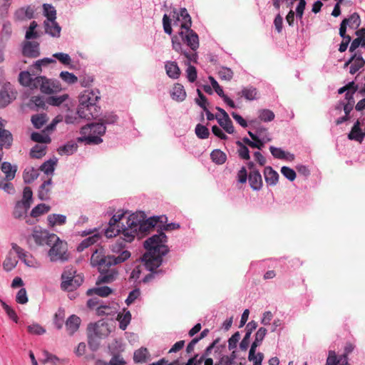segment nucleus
I'll list each match as a JSON object with an SVG mask.
<instances>
[{"label": "nucleus", "instance_id": "nucleus-1", "mask_svg": "<svg viewBox=\"0 0 365 365\" xmlns=\"http://www.w3.org/2000/svg\"><path fill=\"white\" fill-rule=\"evenodd\" d=\"M176 19L182 21L181 31L179 36L172 37V47L176 52L183 55L189 62L196 63L197 59V49L199 48V38L195 31L192 30V20L185 8H181L180 12L173 11Z\"/></svg>", "mask_w": 365, "mask_h": 365}, {"label": "nucleus", "instance_id": "nucleus-2", "mask_svg": "<svg viewBox=\"0 0 365 365\" xmlns=\"http://www.w3.org/2000/svg\"><path fill=\"white\" fill-rule=\"evenodd\" d=\"M167 241V236L161 230L144 242L146 252L143 255L141 260L143 266L150 272L143 277V283L150 282L155 278V274L161 272V270L157 269L162 264L163 257L169 252V248L166 245Z\"/></svg>", "mask_w": 365, "mask_h": 365}, {"label": "nucleus", "instance_id": "nucleus-3", "mask_svg": "<svg viewBox=\"0 0 365 365\" xmlns=\"http://www.w3.org/2000/svg\"><path fill=\"white\" fill-rule=\"evenodd\" d=\"M144 218L143 212L133 213L129 216L126 221V226L122 228V235L125 242H132L135 236L138 235V232L145 233L155 227L158 222L163 223L167 221V217L165 216L152 217L147 220Z\"/></svg>", "mask_w": 365, "mask_h": 365}, {"label": "nucleus", "instance_id": "nucleus-4", "mask_svg": "<svg viewBox=\"0 0 365 365\" xmlns=\"http://www.w3.org/2000/svg\"><path fill=\"white\" fill-rule=\"evenodd\" d=\"M98 99H100V92L98 89L84 91L79 96L77 110L79 117L87 120L97 118L100 110V108L96 106Z\"/></svg>", "mask_w": 365, "mask_h": 365}, {"label": "nucleus", "instance_id": "nucleus-5", "mask_svg": "<svg viewBox=\"0 0 365 365\" xmlns=\"http://www.w3.org/2000/svg\"><path fill=\"white\" fill-rule=\"evenodd\" d=\"M130 257L128 250H123L118 255H106L105 250L100 247L93 252L91 257V264L92 267H97L98 271H104L106 266H114L121 264Z\"/></svg>", "mask_w": 365, "mask_h": 365}, {"label": "nucleus", "instance_id": "nucleus-6", "mask_svg": "<svg viewBox=\"0 0 365 365\" xmlns=\"http://www.w3.org/2000/svg\"><path fill=\"white\" fill-rule=\"evenodd\" d=\"M106 127L103 123H91L81 128V133L83 136L78 141H86L87 144L98 145L103 142L101 136L104 135Z\"/></svg>", "mask_w": 365, "mask_h": 365}, {"label": "nucleus", "instance_id": "nucleus-7", "mask_svg": "<svg viewBox=\"0 0 365 365\" xmlns=\"http://www.w3.org/2000/svg\"><path fill=\"white\" fill-rule=\"evenodd\" d=\"M56 240H53L49 247L48 255L51 262H67L70 258V253L68 251V245L66 242L60 240V238L56 235Z\"/></svg>", "mask_w": 365, "mask_h": 365}, {"label": "nucleus", "instance_id": "nucleus-8", "mask_svg": "<svg viewBox=\"0 0 365 365\" xmlns=\"http://www.w3.org/2000/svg\"><path fill=\"white\" fill-rule=\"evenodd\" d=\"M83 282V277L77 274L73 267H66L61 274V287L62 289L71 292L80 287Z\"/></svg>", "mask_w": 365, "mask_h": 365}, {"label": "nucleus", "instance_id": "nucleus-9", "mask_svg": "<svg viewBox=\"0 0 365 365\" xmlns=\"http://www.w3.org/2000/svg\"><path fill=\"white\" fill-rule=\"evenodd\" d=\"M356 92V89H354L352 91H348L345 93V98L344 100L339 101L336 105H335V110H338L339 112L341 111V110L344 112V115L338 118L335 120L336 125H339L342 124L343 123L347 121L350 118V113L353 110L355 101L354 98V95Z\"/></svg>", "mask_w": 365, "mask_h": 365}, {"label": "nucleus", "instance_id": "nucleus-10", "mask_svg": "<svg viewBox=\"0 0 365 365\" xmlns=\"http://www.w3.org/2000/svg\"><path fill=\"white\" fill-rule=\"evenodd\" d=\"M33 86L39 88L45 94H53L61 91V85L56 80L48 79L45 76H37L34 78Z\"/></svg>", "mask_w": 365, "mask_h": 365}, {"label": "nucleus", "instance_id": "nucleus-11", "mask_svg": "<svg viewBox=\"0 0 365 365\" xmlns=\"http://www.w3.org/2000/svg\"><path fill=\"white\" fill-rule=\"evenodd\" d=\"M212 351H214L216 358L220 359V361H225V364H228V356L225 354L226 352V346L224 344H220V339H216L206 349L205 356H209Z\"/></svg>", "mask_w": 365, "mask_h": 365}, {"label": "nucleus", "instance_id": "nucleus-12", "mask_svg": "<svg viewBox=\"0 0 365 365\" xmlns=\"http://www.w3.org/2000/svg\"><path fill=\"white\" fill-rule=\"evenodd\" d=\"M55 234H49L46 231H43L35 228L33 230L31 237L34 239L35 243L38 246L47 245L49 246L53 242V240H56Z\"/></svg>", "mask_w": 365, "mask_h": 365}, {"label": "nucleus", "instance_id": "nucleus-13", "mask_svg": "<svg viewBox=\"0 0 365 365\" xmlns=\"http://www.w3.org/2000/svg\"><path fill=\"white\" fill-rule=\"evenodd\" d=\"M88 331L93 333L94 336L98 339L106 337L109 333L110 329L108 324L103 321H98L95 324H90L88 327Z\"/></svg>", "mask_w": 365, "mask_h": 365}, {"label": "nucleus", "instance_id": "nucleus-14", "mask_svg": "<svg viewBox=\"0 0 365 365\" xmlns=\"http://www.w3.org/2000/svg\"><path fill=\"white\" fill-rule=\"evenodd\" d=\"M112 266H106L104 271H98L100 275L98 276L96 284H108L113 282L118 277V272L116 268L111 267Z\"/></svg>", "mask_w": 365, "mask_h": 365}, {"label": "nucleus", "instance_id": "nucleus-15", "mask_svg": "<svg viewBox=\"0 0 365 365\" xmlns=\"http://www.w3.org/2000/svg\"><path fill=\"white\" fill-rule=\"evenodd\" d=\"M22 53L26 57L37 58L40 55L39 43L36 41H25Z\"/></svg>", "mask_w": 365, "mask_h": 365}, {"label": "nucleus", "instance_id": "nucleus-16", "mask_svg": "<svg viewBox=\"0 0 365 365\" xmlns=\"http://www.w3.org/2000/svg\"><path fill=\"white\" fill-rule=\"evenodd\" d=\"M248 181L250 187L255 191H259L263 185L262 178L258 170H250L248 174Z\"/></svg>", "mask_w": 365, "mask_h": 365}, {"label": "nucleus", "instance_id": "nucleus-17", "mask_svg": "<svg viewBox=\"0 0 365 365\" xmlns=\"http://www.w3.org/2000/svg\"><path fill=\"white\" fill-rule=\"evenodd\" d=\"M325 365H349L346 354L337 356L334 351H329Z\"/></svg>", "mask_w": 365, "mask_h": 365}, {"label": "nucleus", "instance_id": "nucleus-18", "mask_svg": "<svg viewBox=\"0 0 365 365\" xmlns=\"http://www.w3.org/2000/svg\"><path fill=\"white\" fill-rule=\"evenodd\" d=\"M269 151L274 158L279 160H286L292 162L294 160L295 156L293 153L286 152L281 148H277L273 145L269 146Z\"/></svg>", "mask_w": 365, "mask_h": 365}, {"label": "nucleus", "instance_id": "nucleus-19", "mask_svg": "<svg viewBox=\"0 0 365 365\" xmlns=\"http://www.w3.org/2000/svg\"><path fill=\"white\" fill-rule=\"evenodd\" d=\"M34 9L31 6L21 7L17 9L14 13V19L16 21H25L34 17Z\"/></svg>", "mask_w": 365, "mask_h": 365}, {"label": "nucleus", "instance_id": "nucleus-20", "mask_svg": "<svg viewBox=\"0 0 365 365\" xmlns=\"http://www.w3.org/2000/svg\"><path fill=\"white\" fill-rule=\"evenodd\" d=\"M3 127V124L0 122V150L3 148H9L13 142L12 134Z\"/></svg>", "mask_w": 365, "mask_h": 365}, {"label": "nucleus", "instance_id": "nucleus-21", "mask_svg": "<svg viewBox=\"0 0 365 365\" xmlns=\"http://www.w3.org/2000/svg\"><path fill=\"white\" fill-rule=\"evenodd\" d=\"M264 176L265 182L268 185L274 186L278 182L279 174L271 166L264 168Z\"/></svg>", "mask_w": 365, "mask_h": 365}, {"label": "nucleus", "instance_id": "nucleus-22", "mask_svg": "<svg viewBox=\"0 0 365 365\" xmlns=\"http://www.w3.org/2000/svg\"><path fill=\"white\" fill-rule=\"evenodd\" d=\"M52 185L51 178L45 180L39 187L38 196L41 200H47L50 198Z\"/></svg>", "mask_w": 365, "mask_h": 365}, {"label": "nucleus", "instance_id": "nucleus-23", "mask_svg": "<svg viewBox=\"0 0 365 365\" xmlns=\"http://www.w3.org/2000/svg\"><path fill=\"white\" fill-rule=\"evenodd\" d=\"M248 134L252 140L259 139L264 143H268L272 140V138L270 137L267 129L264 127H259L257 128L255 133L249 131Z\"/></svg>", "mask_w": 365, "mask_h": 365}, {"label": "nucleus", "instance_id": "nucleus-24", "mask_svg": "<svg viewBox=\"0 0 365 365\" xmlns=\"http://www.w3.org/2000/svg\"><path fill=\"white\" fill-rule=\"evenodd\" d=\"M365 137V133H363L361 128H360V122L357 120L351 131L348 134V138L349 140H354L356 141H358L359 143H361Z\"/></svg>", "mask_w": 365, "mask_h": 365}, {"label": "nucleus", "instance_id": "nucleus-25", "mask_svg": "<svg viewBox=\"0 0 365 365\" xmlns=\"http://www.w3.org/2000/svg\"><path fill=\"white\" fill-rule=\"evenodd\" d=\"M1 170L5 174V181H11L16 176L17 166L12 165L9 162H4L1 163Z\"/></svg>", "mask_w": 365, "mask_h": 365}, {"label": "nucleus", "instance_id": "nucleus-26", "mask_svg": "<svg viewBox=\"0 0 365 365\" xmlns=\"http://www.w3.org/2000/svg\"><path fill=\"white\" fill-rule=\"evenodd\" d=\"M30 204L21 201H17L13 211V216L16 219L23 218L30 208Z\"/></svg>", "mask_w": 365, "mask_h": 365}, {"label": "nucleus", "instance_id": "nucleus-27", "mask_svg": "<svg viewBox=\"0 0 365 365\" xmlns=\"http://www.w3.org/2000/svg\"><path fill=\"white\" fill-rule=\"evenodd\" d=\"M81 319L73 314L70 316L66 322V328L69 335H73L79 328Z\"/></svg>", "mask_w": 365, "mask_h": 365}, {"label": "nucleus", "instance_id": "nucleus-28", "mask_svg": "<svg viewBox=\"0 0 365 365\" xmlns=\"http://www.w3.org/2000/svg\"><path fill=\"white\" fill-rule=\"evenodd\" d=\"M45 32L52 37L58 38L61 28L56 21H44Z\"/></svg>", "mask_w": 365, "mask_h": 365}, {"label": "nucleus", "instance_id": "nucleus-29", "mask_svg": "<svg viewBox=\"0 0 365 365\" xmlns=\"http://www.w3.org/2000/svg\"><path fill=\"white\" fill-rule=\"evenodd\" d=\"M353 56H355V58L349 67V73L351 74H355L365 66V60L362 58L361 53L356 51Z\"/></svg>", "mask_w": 365, "mask_h": 365}, {"label": "nucleus", "instance_id": "nucleus-30", "mask_svg": "<svg viewBox=\"0 0 365 365\" xmlns=\"http://www.w3.org/2000/svg\"><path fill=\"white\" fill-rule=\"evenodd\" d=\"M48 225L53 227L56 225H63L66 222V216L59 214H51L47 217Z\"/></svg>", "mask_w": 365, "mask_h": 365}, {"label": "nucleus", "instance_id": "nucleus-31", "mask_svg": "<svg viewBox=\"0 0 365 365\" xmlns=\"http://www.w3.org/2000/svg\"><path fill=\"white\" fill-rule=\"evenodd\" d=\"M165 70L170 78L176 79L180 76V70L175 61H168L165 64Z\"/></svg>", "mask_w": 365, "mask_h": 365}, {"label": "nucleus", "instance_id": "nucleus-32", "mask_svg": "<svg viewBox=\"0 0 365 365\" xmlns=\"http://www.w3.org/2000/svg\"><path fill=\"white\" fill-rule=\"evenodd\" d=\"M117 320L119 322V327L122 330H125L131 320V314L130 311L123 309V313H119L117 316Z\"/></svg>", "mask_w": 365, "mask_h": 365}, {"label": "nucleus", "instance_id": "nucleus-33", "mask_svg": "<svg viewBox=\"0 0 365 365\" xmlns=\"http://www.w3.org/2000/svg\"><path fill=\"white\" fill-rule=\"evenodd\" d=\"M100 239L99 234H94L92 236H90L86 239H84L78 246L77 250L78 252H82L85 249L88 248L91 245L96 243Z\"/></svg>", "mask_w": 365, "mask_h": 365}, {"label": "nucleus", "instance_id": "nucleus-34", "mask_svg": "<svg viewBox=\"0 0 365 365\" xmlns=\"http://www.w3.org/2000/svg\"><path fill=\"white\" fill-rule=\"evenodd\" d=\"M171 96L174 100L182 101L186 97L183 86L180 83H176L173 88Z\"/></svg>", "mask_w": 365, "mask_h": 365}, {"label": "nucleus", "instance_id": "nucleus-35", "mask_svg": "<svg viewBox=\"0 0 365 365\" xmlns=\"http://www.w3.org/2000/svg\"><path fill=\"white\" fill-rule=\"evenodd\" d=\"M241 93L242 96L248 101H254L258 98L257 90L252 86L243 88Z\"/></svg>", "mask_w": 365, "mask_h": 365}, {"label": "nucleus", "instance_id": "nucleus-36", "mask_svg": "<svg viewBox=\"0 0 365 365\" xmlns=\"http://www.w3.org/2000/svg\"><path fill=\"white\" fill-rule=\"evenodd\" d=\"M38 177V170L34 168H27L24 170L23 173V178L24 182L31 183Z\"/></svg>", "mask_w": 365, "mask_h": 365}, {"label": "nucleus", "instance_id": "nucleus-37", "mask_svg": "<svg viewBox=\"0 0 365 365\" xmlns=\"http://www.w3.org/2000/svg\"><path fill=\"white\" fill-rule=\"evenodd\" d=\"M112 292V289L107 287H101L97 288L89 289L86 294L88 296H91L93 294H97L99 297H108Z\"/></svg>", "mask_w": 365, "mask_h": 365}, {"label": "nucleus", "instance_id": "nucleus-38", "mask_svg": "<svg viewBox=\"0 0 365 365\" xmlns=\"http://www.w3.org/2000/svg\"><path fill=\"white\" fill-rule=\"evenodd\" d=\"M19 81L20 83L24 86H29L31 88H35L33 86L34 78H33L28 71H22L19 73Z\"/></svg>", "mask_w": 365, "mask_h": 365}, {"label": "nucleus", "instance_id": "nucleus-39", "mask_svg": "<svg viewBox=\"0 0 365 365\" xmlns=\"http://www.w3.org/2000/svg\"><path fill=\"white\" fill-rule=\"evenodd\" d=\"M17 263L18 260L12 255L11 251H10L3 262V267L6 271L9 272L15 268L16 266L17 265Z\"/></svg>", "mask_w": 365, "mask_h": 365}, {"label": "nucleus", "instance_id": "nucleus-40", "mask_svg": "<svg viewBox=\"0 0 365 365\" xmlns=\"http://www.w3.org/2000/svg\"><path fill=\"white\" fill-rule=\"evenodd\" d=\"M210 158L213 163L217 165H222L227 160L226 154L219 149L214 150L210 153Z\"/></svg>", "mask_w": 365, "mask_h": 365}, {"label": "nucleus", "instance_id": "nucleus-41", "mask_svg": "<svg viewBox=\"0 0 365 365\" xmlns=\"http://www.w3.org/2000/svg\"><path fill=\"white\" fill-rule=\"evenodd\" d=\"M118 223V220L115 217H112L109 221V227L106 230V236L108 238H111L116 236L119 232L120 230L115 229V225Z\"/></svg>", "mask_w": 365, "mask_h": 365}, {"label": "nucleus", "instance_id": "nucleus-42", "mask_svg": "<svg viewBox=\"0 0 365 365\" xmlns=\"http://www.w3.org/2000/svg\"><path fill=\"white\" fill-rule=\"evenodd\" d=\"M78 148V145L76 143H68L67 144L64 145L63 146L60 147L58 149V152L59 155H69L73 154L74 152L76 151Z\"/></svg>", "mask_w": 365, "mask_h": 365}, {"label": "nucleus", "instance_id": "nucleus-43", "mask_svg": "<svg viewBox=\"0 0 365 365\" xmlns=\"http://www.w3.org/2000/svg\"><path fill=\"white\" fill-rule=\"evenodd\" d=\"M267 329L264 327H260L255 334V341L252 342L251 346L252 349H256L258 346L260 345L264 338L267 334Z\"/></svg>", "mask_w": 365, "mask_h": 365}, {"label": "nucleus", "instance_id": "nucleus-44", "mask_svg": "<svg viewBox=\"0 0 365 365\" xmlns=\"http://www.w3.org/2000/svg\"><path fill=\"white\" fill-rule=\"evenodd\" d=\"M346 25L352 29H356L359 26L361 20L360 16L357 13H354L349 16V18H345L342 21H346Z\"/></svg>", "mask_w": 365, "mask_h": 365}, {"label": "nucleus", "instance_id": "nucleus-45", "mask_svg": "<svg viewBox=\"0 0 365 365\" xmlns=\"http://www.w3.org/2000/svg\"><path fill=\"white\" fill-rule=\"evenodd\" d=\"M51 207L45 204H39L34 207L31 212V216L33 217H39L45 213H47L50 210Z\"/></svg>", "mask_w": 365, "mask_h": 365}, {"label": "nucleus", "instance_id": "nucleus-46", "mask_svg": "<svg viewBox=\"0 0 365 365\" xmlns=\"http://www.w3.org/2000/svg\"><path fill=\"white\" fill-rule=\"evenodd\" d=\"M15 96L14 93H11L10 95L6 91H0V108L6 107L8 104H9L14 99Z\"/></svg>", "mask_w": 365, "mask_h": 365}, {"label": "nucleus", "instance_id": "nucleus-47", "mask_svg": "<svg viewBox=\"0 0 365 365\" xmlns=\"http://www.w3.org/2000/svg\"><path fill=\"white\" fill-rule=\"evenodd\" d=\"M47 120L48 118L46 114L34 115L31 117V122L37 129L42 128Z\"/></svg>", "mask_w": 365, "mask_h": 365}, {"label": "nucleus", "instance_id": "nucleus-48", "mask_svg": "<svg viewBox=\"0 0 365 365\" xmlns=\"http://www.w3.org/2000/svg\"><path fill=\"white\" fill-rule=\"evenodd\" d=\"M43 13L47 18L46 21H56V11L51 5L47 4H43Z\"/></svg>", "mask_w": 365, "mask_h": 365}, {"label": "nucleus", "instance_id": "nucleus-49", "mask_svg": "<svg viewBox=\"0 0 365 365\" xmlns=\"http://www.w3.org/2000/svg\"><path fill=\"white\" fill-rule=\"evenodd\" d=\"M29 106L31 108H43L46 107L43 98L41 96H32L29 101Z\"/></svg>", "mask_w": 365, "mask_h": 365}, {"label": "nucleus", "instance_id": "nucleus-50", "mask_svg": "<svg viewBox=\"0 0 365 365\" xmlns=\"http://www.w3.org/2000/svg\"><path fill=\"white\" fill-rule=\"evenodd\" d=\"M216 109L218 110L223 115V118H222L218 115H216V119L217 120L218 123L226 132L228 133V114L225 110L219 107H217Z\"/></svg>", "mask_w": 365, "mask_h": 365}, {"label": "nucleus", "instance_id": "nucleus-51", "mask_svg": "<svg viewBox=\"0 0 365 365\" xmlns=\"http://www.w3.org/2000/svg\"><path fill=\"white\" fill-rule=\"evenodd\" d=\"M148 356V351L145 348L136 350L134 353V361L138 363L145 362Z\"/></svg>", "mask_w": 365, "mask_h": 365}, {"label": "nucleus", "instance_id": "nucleus-52", "mask_svg": "<svg viewBox=\"0 0 365 365\" xmlns=\"http://www.w3.org/2000/svg\"><path fill=\"white\" fill-rule=\"evenodd\" d=\"M209 80L211 83L212 89H214L220 96L223 98L225 103H228V97L225 95L222 87L219 85L217 81L212 76H210Z\"/></svg>", "mask_w": 365, "mask_h": 365}, {"label": "nucleus", "instance_id": "nucleus-53", "mask_svg": "<svg viewBox=\"0 0 365 365\" xmlns=\"http://www.w3.org/2000/svg\"><path fill=\"white\" fill-rule=\"evenodd\" d=\"M46 155V146L36 145L30 152V155L33 158L39 159Z\"/></svg>", "mask_w": 365, "mask_h": 365}, {"label": "nucleus", "instance_id": "nucleus-54", "mask_svg": "<svg viewBox=\"0 0 365 365\" xmlns=\"http://www.w3.org/2000/svg\"><path fill=\"white\" fill-rule=\"evenodd\" d=\"M68 98V96L67 94H63L59 96H50L46 98V103L51 106H58Z\"/></svg>", "mask_w": 365, "mask_h": 365}, {"label": "nucleus", "instance_id": "nucleus-55", "mask_svg": "<svg viewBox=\"0 0 365 365\" xmlns=\"http://www.w3.org/2000/svg\"><path fill=\"white\" fill-rule=\"evenodd\" d=\"M0 303L6 312L8 317L13 320L15 323H18L19 322V317L15 312L14 309H13L9 305H8L6 302L0 299Z\"/></svg>", "mask_w": 365, "mask_h": 365}, {"label": "nucleus", "instance_id": "nucleus-56", "mask_svg": "<svg viewBox=\"0 0 365 365\" xmlns=\"http://www.w3.org/2000/svg\"><path fill=\"white\" fill-rule=\"evenodd\" d=\"M255 349H252V346L250 347L248 359L250 361H253V365H262V361L263 359V354L259 352L257 354H255Z\"/></svg>", "mask_w": 365, "mask_h": 365}, {"label": "nucleus", "instance_id": "nucleus-57", "mask_svg": "<svg viewBox=\"0 0 365 365\" xmlns=\"http://www.w3.org/2000/svg\"><path fill=\"white\" fill-rule=\"evenodd\" d=\"M56 162L49 160L43 163L39 168V170L43 171L46 175H51L54 171V166Z\"/></svg>", "mask_w": 365, "mask_h": 365}, {"label": "nucleus", "instance_id": "nucleus-58", "mask_svg": "<svg viewBox=\"0 0 365 365\" xmlns=\"http://www.w3.org/2000/svg\"><path fill=\"white\" fill-rule=\"evenodd\" d=\"M52 63H56V61L52 58H44L43 59L36 61V63L32 66L34 69L36 70V73H41V66H46Z\"/></svg>", "mask_w": 365, "mask_h": 365}, {"label": "nucleus", "instance_id": "nucleus-59", "mask_svg": "<svg viewBox=\"0 0 365 365\" xmlns=\"http://www.w3.org/2000/svg\"><path fill=\"white\" fill-rule=\"evenodd\" d=\"M31 139L34 142L40 143H48L51 142V138L48 135L36 132L31 134Z\"/></svg>", "mask_w": 365, "mask_h": 365}, {"label": "nucleus", "instance_id": "nucleus-60", "mask_svg": "<svg viewBox=\"0 0 365 365\" xmlns=\"http://www.w3.org/2000/svg\"><path fill=\"white\" fill-rule=\"evenodd\" d=\"M259 118L264 122H270L274 118V113L269 109H263L259 112Z\"/></svg>", "mask_w": 365, "mask_h": 365}, {"label": "nucleus", "instance_id": "nucleus-61", "mask_svg": "<svg viewBox=\"0 0 365 365\" xmlns=\"http://www.w3.org/2000/svg\"><path fill=\"white\" fill-rule=\"evenodd\" d=\"M365 47V36H357V37L352 41L349 47V51L354 52L359 46Z\"/></svg>", "mask_w": 365, "mask_h": 365}, {"label": "nucleus", "instance_id": "nucleus-62", "mask_svg": "<svg viewBox=\"0 0 365 365\" xmlns=\"http://www.w3.org/2000/svg\"><path fill=\"white\" fill-rule=\"evenodd\" d=\"M195 133L197 136L200 139H206L210 135L209 130L205 125L197 124L195 128Z\"/></svg>", "mask_w": 365, "mask_h": 365}, {"label": "nucleus", "instance_id": "nucleus-63", "mask_svg": "<svg viewBox=\"0 0 365 365\" xmlns=\"http://www.w3.org/2000/svg\"><path fill=\"white\" fill-rule=\"evenodd\" d=\"M281 173L289 181H294L297 176L295 171L287 166H282L281 168Z\"/></svg>", "mask_w": 365, "mask_h": 365}, {"label": "nucleus", "instance_id": "nucleus-64", "mask_svg": "<svg viewBox=\"0 0 365 365\" xmlns=\"http://www.w3.org/2000/svg\"><path fill=\"white\" fill-rule=\"evenodd\" d=\"M60 78L68 84H73L78 81V78L73 73L68 71H62L60 73Z\"/></svg>", "mask_w": 365, "mask_h": 365}]
</instances>
